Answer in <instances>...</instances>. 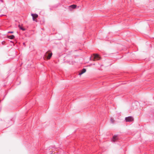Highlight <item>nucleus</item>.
I'll use <instances>...</instances> for the list:
<instances>
[{
  "label": "nucleus",
  "mask_w": 154,
  "mask_h": 154,
  "mask_svg": "<svg viewBox=\"0 0 154 154\" xmlns=\"http://www.w3.org/2000/svg\"><path fill=\"white\" fill-rule=\"evenodd\" d=\"M125 119L126 122H131L134 120V119L132 116L126 117Z\"/></svg>",
  "instance_id": "2"
},
{
  "label": "nucleus",
  "mask_w": 154,
  "mask_h": 154,
  "mask_svg": "<svg viewBox=\"0 0 154 154\" xmlns=\"http://www.w3.org/2000/svg\"><path fill=\"white\" fill-rule=\"evenodd\" d=\"M13 32H10V33H13Z\"/></svg>",
  "instance_id": "12"
},
{
  "label": "nucleus",
  "mask_w": 154,
  "mask_h": 154,
  "mask_svg": "<svg viewBox=\"0 0 154 154\" xmlns=\"http://www.w3.org/2000/svg\"><path fill=\"white\" fill-rule=\"evenodd\" d=\"M31 15L32 17L33 20L37 22L36 19L38 17V15L36 14H32Z\"/></svg>",
  "instance_id": "4"
},
{
  "label": "nucleus",
  "mask_w": 154,
  "mask_h": 154,
  "mask_svg": "<svg viewBox=\"0 0 154 154\" xmlns=\"http://www.w3.org/2000/svg\"><path fill=\"white\" fill-rule=\"evenodd\" d=\"M76 7V5H71L69 7V8L70 9V10H72V9H71V8L74 9V8H75Z\"/></svg>",
  "instance_id": "6"
},
{
  "label": "nucleus",
  "mask_w": 154,
  "mask_h": 154,
  "mask_svg": "<svg viewBox=\"0 0 154 154\" xmlns=\"http://www.w3.org/2000/svg\"><path fill=\"white\" fill-rule=\"evenodd\" d=\"M86 71V69H83L81 72H79V75H81L85 72Z\"/></svg>",
  "instance_id": "5"
},
{
  "label": "nucleus",
  "mask_w": 154,
  "mask_h": 154,
  "mask_svg": "<svg viewBox=\"0 0 154 154\" xmlns=\"http://www.w3.org/2000/svg\"><path fill=\"white\" fill-rule=\"evenodd\" d=\"M9 37H10V36H8V38H9Z\"/></svg>",
  "instance_id": "15"
},
{
  "label": "nucleus",
  "mask_w": 154,
  "mask_h": 154,
  "mask_svg": "<svg viewBox=\"0 0 154 154\" xmlns=\"http://www.w3.org/2000/svg\"><path fill=\"white\" fill-rule=\"evenodd\" d=\"M14 42H13L12 41H10V45H14Z\"/></svg>",
  "instance_id": "11"
},
{
  "label": "nucleus",
  "mask_w": 154,
  "mask_h": 154,
  "mask_svg": "<svg viewBox=\"0 0 154 154\" xmlns=\"http://www.w3.org/2000/svg\"><path fill=\"white\" fill-rule=\"evenodd\" d=\"M20 28V29L22 30L23 31L25 30V29H24L23 27L21 26L20 25H19L18 26Z\"/></svg>",
  "instance_id": "8"
},
{
  "label": "nucleus",
  "mask_w": 154,
  "mask_h": 154,
  "mask_svg": "<svg viewBox=\"0 0 154 154\" xmlns=\"http://www.w3.org/2000/svg\"><path fill=\"white\" fill-rule=\"evenodd\" d=\"M118 139L117 136L116 135H115L113 136L112 138V141L113 142H115Z\"/></svg>",
  "instance_id": "7"
},
{
  "label": "nucleus",
  "mask_w": 154,
  "mask_h": 154,
  "mask_svg": "<svg viewBox=\"0 0 154 154\" xmlns=\"http://www.w3.org/2000/svg\"><path fill=\"white\" fill-rule=\"evenodd\" d=\"M2 43L3 44H4V43L3 42H2Z\"/></svg>",
  "instance_id": "13"
},
{
  "label": "nucleus",
  "mask_w": 154,
  "mask_h": 154,
  "mask_svg": "<svg viewBox=\"0 0 154 154\" xmlns=\"http://www.w3.org/2000/svg\"><path fill=\"white\" fill-rule=\"evenodd\" d=\"M110 121H111V122L112 123H113L114 122V121H115V120L114 119H113V118H111V119Z\"/></svg>",
  "instance_id": "10"
},
{
  "label": "nucleus",
  "mask_w": 154,
  "mask_h": 154,
  "mask_svg": "<svg viewBox=\"0 0 154 154\" xmlns=\"http://www.w3.org/2000/svg\"><path fill=\"white\" fill-rule=\"evenodd\" d=\"M2 43L3 44H4V43L3 42H2Z\"/></svg>",
  "instance_id": "14"
},
{
  "label": "nucleus",
  "mask_w": 154,
  "mask_h": 154,
  "mask_svg": "<svg viewBox=\"0 0 154 154\" xmlns=\"http://www.w3.org/2000/svg\"><path fill=\"white\" fill-rule=\"evenodd\" d=\"M14 38V36L13 35H10V39H13Z\"/></svg>",
  "instance_id": "9"
},
{
  "label": "nucleus",
  "mask_w": 154,
  "mask_h": 154,
  "mask_svg": "<svg viewBox=\"0 0 154 154\" xmlns=\"http://www.w3.org/2000/svg\"><path fill=\"white\" fill-rule=\"evenodd\" d=\"M52 54L50 51H48L45 54V57L48 60L50 59L52 56Z\"/></svg>",
  "instance_id": "1"
},
{
  "label": "nucleus",
  "mask_w": 154,
  "mask_h": 154,
  "mask_svg": "<svg viewBox=\"0 0 154 154\" xmlns=\"http://www.w3.org/2000/svg\"><path fill=\"white\" fill-rule=\"evenodd\" d=\"M94 59L93 60L94 61L98 60L100 59V57L99 55L97 54H94Z\"/></svg>",
  "instance_id": "3"
}]
</instances>
